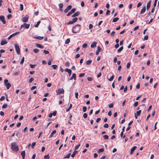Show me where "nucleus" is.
Listing matches in <instances>:
<instances>
[{"label": "nucleus", "instance_id": "obj_1", "mask_svg": "<svg viewBox=\"0 0 159 159\" xmlns=\"http://www.w3.org/2000/svg\"><path fill=\"white\" fill-rule=\"evenodd\" d=\"M81 26L80 25L77 24L75 26L73 27L72 28V31L73 33L74 34H76L79 32L80 30Z\"/></svg>", "mask_w": 159, "mask_h": 159}, {"label": "nucleus", "instance_id": "obj_2", "mask_svg": "<svg viewBox=\"0 0 159 159\" xmlns=\"http://www.w3.org/2000/svg\"><path fill=\"white\" fill-rule=\"evenodd\" d=\"M11 149L13 151H15L16 152L18 151L19 149L16 142H13L11 143Z\"/></svg>", "mask_w": 159, "mask_h": 159}, {"label": "nucleus", "instance_id": "obj_3", "mask_svg": "<svg viewBox=\"0 0 159 159\" xmlns=\"http://www.w3.org/2000/svg\"><path fill=\"white\" fill-rule=\"evenodd\" d=\"M15 47L17 53L18 54H20V51L19 45L16 43L15 44Z\"/></svg>", "mask_w": 159, "mask_h": 159}, {"label": "nucleus", "instance_id": "obj_4", "mask_svg": "<svg viewBox=\"0 0 159 159\" xmlns=\"http://www.w3.org/2000/svg\"><path fill=\"white\" fill-rule=\"evenodd\" d=\"M30 26V24H27L26 23H24L23 24L21 25L20 28H21L22 27H24L26 29H28L29 28Z\"/></svg>", "mask_w": 159, "mask_h": 159}, {"label": "nucleus", "instance_id": "obj_5", "mask_svg": "<svg viewBox=\"0 0 159 159\" xmlns=\"http://www.w3.org/2000/svg\"><path fill=\"white\" fill-rule=\"evenodd\" d=\"M56 92L57 93V94L58 95L60 94L64 93V91L63 89H58L57 90H56Z\"/></svg>", "mask_w": 159, "mask_h": 159}, {"label": "nucleus", "instance_id": "obj_6", "mask_svg": "<svg viewBox=\"0 0 159 159\" xmlns=\"http://www.w3.org/2000/svg\"><path fill=\"white\" fill-rule=\"evenodd\" d=\"M29 17L27 15L23 17L22 19V21L24 22H27L28 20Z\"/></svg>", "mask_w": 159, "mask_h": 159}, {"label": "nucleus", "instance_id": "obj_7", "mask_svg": "<svg viewBox=\"0 0 159 159\" xmlns=\"http://www.w3.org/2000/svg\"><path fill=\"white\" fill-rule=\"evenodd\" d=\"M0 20L2 21L3 24L6 23V20H5V17L4 16H0Z\"/></svg>", "mask_w": 159, "mask_h": 159}, {"label": "nucleus", "instance_id": "obj_8", "mask_svg": "<svg viewBox=\"0 0 159 159\" xmlns=\"http://www.w3.org/2000/svg\"><path fill=\"white\" fill-rule=\"evenodd\" d=\"M72 7V6L71 5H69L67 6L66 9H65L64 11V12L65 13H67L69 10L71 9Z\"/></svg>", "mask_w": 159, "mask_h": 159}, {"label": "nucleus", "instance_id": "obj_9", "mask_svg": "<svg viewBox=\"0 0 159 159\" xmlns=\"http://www.w3.org/2000/svg\"><path fill=\"white\" fill-rule=\"evenodd\" d=\"M56 113H57V112H56V111H53L52 113H50L49 114V115H48V117L49 118H51L52 117V115H53L54 116H56Z\"/></svg>", "mask_w": 159, "mask_h": 159}, {"label": "nucleus", "instance_id": "obj_10", "mask_svg": "<svg viewBox=\"0 0 159 159\" xmlns=\"http://www.w3.org/2000/svg\"><path fill=\"white\" fill-rule=\"evenodd\" d=\"M65 70L68 73L69 76H70L72 73V71L70 69L66 68Z\"/></svg>", "mask_w": 159, "mask_h": 159}, {"label": "nucleus", "instance_id": "obj_11", "mask_svg": "<svg viewBox=\"0 0 159 159\" xmlns=\"http://www.w3.org/2000/svg\"><path fill=\"white\" fill-rule=\"evenodd\" d=\"M76 78V74L75 73H73L72 75V76L70 77L69 80H72L74 79L75 80Z\"/></svg>", "mask_w": 159, "mask_h": 159}, {"label": "nucleus", "instance_id": "obj_12", "mask_svg": "<svg viewBox=\"0 0 159 159\" xmlns=\"http://www.w3.org/2000/svg\"><path fill=\"white\" fill-rule=\"evenodd\" d=\"M21 155L22 156L23 159H25V151H23L21 152Z\"/></svg>", "mask_w": 159, "mask_h": 159}, {"label": "nucleus", "instance_id": "obj_13", "mask_svg": "<svg viewBox=\"0 0 159 159\" xmlns=\"http://www.w3.org/2000/svg\"><path fill=\"white\" fill-rule=\"evenodd\" d=\"M137 148V147L136 146H134L131 149L130 154H132L133 152Z\"/></svg>", "mask_w": 159, "mask_h": 159}, {"label": "nucleus", "instance_id": "obj_14", "mask_svg": "<svg viewBox=\"0 0 159 159\" xmlns=\"http://www.w3.org/2000/svg\"><path fill=\"white\" fill-rule=\"evenodd\" d=\"M80 12L79 11H77L74 13L72 16V17H75L78 16L80 14Z\"/></svg>", "mask_w": 159, "mask_h": 159}, {"label": "nucleus", "instance_id": "obj_15", "mask_svg": "<svg viewBox=\"0 0 159 159\" xmlns=\"http://www.w3.org/2000/svg\"><path fill=\"white\" fill-rule=\"evenodd\" d=\"M101 49V48L99 46L98 47L97 49L96 52V54L97 55H98V54L99 52L100 51Z\"/></svg>", "mask_w": 159, "mask_h": 159}, {"label": "nucleus", "instance_id": "obj_16", "mask_svg": "<svg viewBox=\"0 0 159 159\" xmlns=\"http://www.w3.org/2000/svg\"><path fill=\"white\" fill-rule=\"evenodd\" d=\"M97 44V42H93L91 44V48H93L96 46V44Z\"/></svg>", "mask_w": 159, "mask_h": 159}, {"label": "nucleus", "instance_id": "obj_17", "mask_svg": "<svg viewBox=\"0 0 159 159\" xmlns=\"http://www.w3.org/2000/svg\"><path fill=\"white\" fill-rule=\"evenodd\" d=\"M7 42L5 40H2L1 42V45H3L7 43Z\"/></svg>", "mask_w": 159, "mask_h": 159}, {"label": "nucleus", "instance_id": "obj_18", "mask_svg": "<svg viewBox=\"0 0 159 159\" xmlns=\"http://www.w3.org/2000/svg\"><path fill=\"white\" fill-rule=\"evenodd\" d=\"M146 11V6H145L141 10L140 12V14H142L143 13Z\"/></svg>", "mask_w": 159, "mask_h": 159}, {"label": "nucleus", "instance_id": "obj_19", "mask_svg": "<svg viewBox=\"0 0 159 159\" xmlns=\"http://www.w3.org/2000/svg\"><path fill=\"white\" fill-rule=\"evenodd\" d=\"M6 86V88L7 89H9L11 87V85L9 83H7V84H5Z\"/></svg>", "mask_w": 159, "mask_h": 159}, {"label": "nucleus", "instance_id": "obj_20", "mask_svg": "<svg viewBox=\"0 0 159 159\" xmlns=\"http://www.w3.org/2000/svg\"><path fill=\"white\" fill-rule=\"evenodd\" d=\"M56 133V130H53L52 133H51L50 135L49 136V138H51L53 136V135L54 134H55Z\"/></svg>", "mask_w": 159, "mask_h": 159}, {"label": "nucleus", "instance_id": "obj_21", "mask_svg": "<svg viewBox=\"0 0 159 159\" xmlns=\"http://www.w3.org/2000/svg\"><path fill=\"white\" fill-rule=\"evenodd\" d=\"M36 46L39 48H44V46L41 45L39 43H37L36 44Z\"/></svg>", "mask_w": 159, "mask_h": 159}, {"label": "nucleus", "instance_id": "obj_22", "mask_svg": "<svg viewBox=\"0 0 159 159\" xmlns=\"http://www.w3.org/2000/svg\"><path fill=\"white\" fill-rule=\"evenodd\" d=\"M78 152V151H76V150H75L74 151V152L73 153V154H72L71 155V157H74L75 156V155Z\"/></svg>", "mask_w": 159, "mask_h": 159}, {"label": "nucleus", "instance_id": "obj_23", "mask_svg": "<svg viewBox=\"0 0 159 159\" xmlns=\"http://www.w3.org/2000/svg\"><path fill=\"white\" fill-rule=\"evenodd\" d=\"M34 38L36 39L41 40L43 39V37L42 36H37L34 37Z\"/></svg>", "mask_w": 159, "mask_h": 159}, {"label": "nucleus", "instance_id": "obj_24", "mask_svg": "<svg viewBox=\"0 0 159 159\" xmlns=\"http://www.w3.org/2000/svg\"><path fill=\"white\" fill-rule=\"evenodd\" d=\"M123 49V46H122L120 47L117 50V52L118 53L120 52H121Z\"/></svg>", "mask_w": 159, "mask_h": 159}, {"label": "nucleus", "instance_id": "obj_25", "mask_svg": "<svg viewBox=\"0 0 159 159\" xmlns=\"http://www.w3.org/2000/svg\"><path fill=\"white\" fill-rule=\"evenodd\" d=\"M92 61L91 60H89L88 61H86V64L87 65H89L90 64L91 62Z\"/></svg>", "mask_w": 159, "mask_h": 159}, {"label": "nucleus", "instance_id": "obj_26", "mask_svg": "<svg viewBox=\"0 0 159 159\" xmlns=\"http://www.w3.org/2000/svg\"><path fill=\"white\" fill-rule=\"evenodd\" d=\"M119 20V18L118 17H116L114 18L112 20L113 22H115Z\"/></svg>", "mask_w": 159, "mask_h": 159}, {"label": "nucleus", "instance_id": "obj_27", "mask_svg": "<svg viewBox=\"0 0 159 159\" xmlns=\"http://www.w3.org/2000/svg\"><path fill=\"white\" fill-rule=\"evenodd\" d=\"M70 153H69L64 157V158H69L70 157Z\"/></svg>", "mask_w": 159, "mask_h": 159}, {"label": "nucleus", "instance_id": "obj_28", "mask_svg": "<svg viewBox=\"0 0 159 159\" xmlns=\"http://www.w3.org/2000/svg\"><path fill=\"white\" fill-rule=\"evenodd\" d=\"M24 59H25L24 57H23L22 58L21 61L20 62V64L22 65L23 64V63L24 61Z\"/></svg>", "mask_w": 159, "mask_h": 159}, {"label": "nucleus", "instance_id": "obj_29", "mask_svg": "<svg viewBox=\"0 0 159 159\" xmlns=\"http://www.w3.org/2000/svg\"><path fill=\"white\" fill-rule=\"evenodd\" d=\"M151 1H149L147 3V7H150L151 6Z\"/></svg>", "mask_w": 159, "mask_h": 159}, {"label": "nucleus", "instance_id": "obj_30", "mask_svg": "<svg viewBox=\"0 0 159 159\" xmlns=\"http://www.w3.org/2000/svg\"><path fill=\"white\" fill-rule=\"evenodd\" d=\"M52 67L55 70L57 68V65H53L52 66Z\"/></svg>", "mask_w": 159, "mask_h": 159}, {"label": "nucleus", "instance_id": "obj_31", "mask_svg": "<svg viewBox=\"0 0 159 159\" xmlns=\"http://www.w3.org/2000/svg\"><path fill=\"white\" fill-rule=\"evenodd\" d=\"M103 138L104 139H107L109 138L108 136L107 135H105L103 136Z\"/></svg>", "mask_w": 159, "mask_h": 159}, {"label": "nucleus", "instance_id": "obj_32", "mask_svg": "<svg viewBox=\"0 0 159 159\" xmlns=\"http://www.w3.org/2000/svg\"><path fill=\"white\" fill-rule=\"evenodd\" d=\"M70 42V39L69 38L67 39L65 41V44H67L69 43Z\"/></svg>", "mask_w": 159, "mask_h": 159}, {"label": "nucleus", "instance_id": "obj_33", "mask_svg": "<svg viewBox=\"0 0 159 159\" xmlns=\"http://www.w3.org/2000/svg\"><path fill=\"white\" fill-rule=\"evenodd\" d=\"M104 149L103 148H101L100 149H99L98 151V153H99L101 152H102L104 151Z\"/></svg>", "mask_w": 159, "mask_h": 159}, {"label": "nucleus", "instance_id": "obj_34", "mask_svg": "<svg viewBox=\"0 0 159 159\" xmlns=\"http://www.w3.org/2000/svg\"><path fill=\"white\" fill-rule=\"evenodd\" d=\"M33 51L34 52L37 53L39 52V50L38 49H34L33 50Z\"/></svg>", "mask_w": 159, "mask_h": 159}, {"label": "nucleus", "instance_id": "obj_35", "mask_svg": "<svg viewBox=\"0 0 159 159\" xmlns=\"http://www.w3.org/2000/svg\"><path fill=\"white\" fill-rule=\"evenodd\" d=\"M40 22H41L40 21H38L37 24L34 25V26L36 27H38Z\"/></svg>", "mask_w": 159, "mask_h": 159}, {"label": "nucleus", "instance_id": "obj_36", "mask_svg": "<svg viewBox=\"0 0 159 159\" xmlns=\"http://www.w3.org/2000/svg\"><path fill=\"white\" fill-rule=\"evenodd\" d=\"M77 20L78 18L77 17H75L73 19L72 21L74 23H75L77 21Z\"/></svg>", "mask_w": 159, "mask_h": 159}, {"label": "nucleus", "instance_id": "obj_37", "mask_svg": "<svg viewBox=\"0 0 159 159\" xmlns=\"http://www.w3.org/2000/svg\"><path fill=\"white\" fill-rule=\"evenodd\" d=\"M36 144V142H33V143L31 145V147L32 148H33L34 147V146Z\"/></svg>", "mask_w": 159, "mask_h": 159}, {"label": "nucleus", "instance_id": "obj_38", "mask_svg": "<svg viewBox=\"0 0 159 159\" xmlns=\"http://www.w3.org/2000/svg\"><path fill=\"white\" fill-rule=\"evenodd\" d=\"M87 110V107L85 106H83V111L84 112H85Z\"/></svg>", "mask_w": 159, "mask_h": 159}, {"label": "nucleus", "instance_id": "obj_39", "mask_svg": "<svg viewBox=\"0 0 159 159\" xmlns=\"http://www.w3.org/2000/svg\"><path fill=\"white\" fill-rule=\"evenodd\" d=\"M80 146V143H79L78 144V145H76L75 147V150H76L78 148H79V147Z\"/></svg>", "mask_w": 159, "mask_h": 159}, {"label": "nucleus", "instance_id": "obj_40", "mask_svg": "<svg viewBox=\"0 0 159 159\" xmlns=\"http://www.w3.org/2000/svg\"><path fill=\"white\" fill-rule=\"evenodd\" d=\"M141 110L137 111L136 112V115L138 116H139L141 113Z\"/></svg>", "mask_w": 159, "mask_h": 159}, {"label": "nucleus", "instance_id": "obj_41", "mask_svg": "<svg viewBox=\"0 0 159 159\" xmlns=\"http://www.w3.org/2000/svg\"><path fill=\"white\" fill-rule=\"evenodd\" d=\"M20 10L21 11H22L23 10V6L22 4H20Z\"/></svg>", "mask_w": 159, "mask_h": 159}, {"label": "nucleus", "instance_id": "obj_42", "mask_svg": "<svg viewBox=\"0 0 159 159\" xmlns=\"http://www.w3.org/2000/svg\"><path fill=\"white\" fill-rule=\"evenodd\" d=\"M114 77V75H112L111 77L110 78L108 79V80L109 81H112L113 80Z\"/></svg>", "mask_w": 159, "mask_h": 159}, {"label": "nucleus", "instance_id": "obj_43", "mask_svg": "<svg viewBox=\"0 0 159 159\" xmlns=\"http://www.w3.org/2000/svg\"><path fill=\"white\" fill-rule=\"evenodd\" d=\"M74 23L71 20V21H68V22H67V24L68 25H69L73 24Z\"/></svg>", "mask_w": 159, "mask_h": 159}, {"label": "nucleus", "instance_id": "obj_44", "mask_svg": "<svg viewBox=\"0 0 159 159\" xmlns=\"http://www.w3.org/2000/svg\"><path fill=\"white\" fill-rule=\"evenodd\" d=\"M63 6V5L62 3H60L59 5V6L60 8L61 9L62 8Z\"/></svg>", "mask_w": 159, "mask_h": 159}, {"label": "nucleus", "instance_id": "obj_45", "mask_svg": "<svg viewBox=\"0 0 159 159\" xmlns=\"http://www.w3.org/2000/svg\"><path fill=\"white\" fill-rule=\"evenodd\" d=\"M70 65L69 62L68 61H67L65 63V66L66 67H69Z\"/></svg>", "mask_w": 159, "mask_h": 159}, {"label": "nucleus", "instance_id": "obj_46", "mask_svg": "<svg viewBox=\"0 0 159 159\" xmlns=\"http://www.w3.org/2000/svg\"><path fill=\"white\" fill-rule=\"evenodd\" d=\"M148 39V35L144 36V40H147Z\"/></svg>", "mask_w": 159, "mask_h": 159}, {"label": "nucleus", "instance_id": "obj_47", "mask_svg": "<svg viewBox=\"0 0 159 159\" xmlns=\"http://www.w3.org/2000/svg\"><path fill=\"white\" fill-rule=\"evenodd\" d=\"M36 66V64H34V65L31 64L30 65V67H31V68H34Z\"/></svg>", "mask_w": 159, "mask_h": 159}, {"label": "nucleus", "instance_id": "obj_48", "mask_svg": "<svg viewBox=\"0 0 159 159\" xmlns=\"http://www.w3.org/2000/svg\"><path fill=\"white\" fill-rule=\"evenodd\" d=\"M87 79L89 81H92L93 80V78L91 77H88Z\"/></svg>", "mask_w": 159, "mask_h": 159}, {"label": "nucleus", "instance_id": "obj_49", "mask_svg": "<svg viewBox=\"0 0 159 159\" xmlns=\"http://www.w3.org/2000/svg\"><path fill=\"white\" fill-rule=\"evenodd\" d=\"M43 52H44V54H48L49 53V51H48L47 50H43Z\"/></svg>", "mask_w": 159, "mask_h": 159}, {"label": "nucleus", "instance_id": "obj_50", "mask_svg": "<svg viewBox=\"0 0 159 159\" xmlns=\"http://www.w3.org/2000/svg\"><path fill=\"white\" fill-rule=\"evenodd\" d=\"M5 98L4 96H2L0 98V101H2L5 99Z\"/></svg>", "mask_w": 159, "mask_h": 159}, {"label": "nucleus", "instance_id": "obj_51", "mask_svg": "<svg viewBox=\"0 0 159 159\" xmlns=\"http://www.w3.org/2000/svg\"><path fill=\"white\" fill-rule=\"evenodd\" d=\"M85 75L84 73H80L79 75V76L80 77L84 76Z\"/></svg>", "mask_w": 159, "mask_h": 159}, {"label": "nucleus", "instance_id": "obj_52", "mask_svg": "<svg viewBox=\"0 0 159 159\" xmlns=\"http://www.w3.org/2000/svg\"><path fill=\"white\" fill-rule=\"evenodd\" d=\"M44 158L45 159H49V156L48 155L45 156L44 157Z\"/></svg>", "mask_w": 159, "mask_h": 159}, {"label": "nucleus", "instance_id": "obj_53", "mask_svg": "<svg viewBox=\"0 0 159 159\" xmlns=\"http://www.w3.org/2000/svg\"><path fill=\"white\" fill-rule=\"evenodd\" d=\"M76 11V9L75 8L72 9L70 11L73 13H74Z\"/></svg>", "mask_w": 159, "mask_h": 159}, {"label": "nucleus", "instance_id": "obj_54", "mask_svg": "<svg viewBox=\"0 0 159 159\" xmlns=\"http://www.w3.org/2000/svg\"><path fill=\"white\" fill-rule=\"evenodd\" d=\"M130 62H128L127 64V66H126L127 68H129L130 66Z\"/></svg>", "mask_w": 159, "mask_h": 159}, {"label": "nucleus", "instance_id": "obj_55", "mask_svg": "<svg viewBox=\"0 0 159 159\" xmlns=\"http://www.w3.org/2000/svg\"><path fill=\"white\" fill-rule=\"evenodd\" d=\"M34 80V79L33 78H31L29 80V82L30 83H31L32 81Z\"/></svg>", "mask_w": 159, "mask_h": 159}, {"label": "nucleus", "instance_id": "obj_56", "mask_svg": "<svg viewBox=\"0 0 159 159\" xmlns=\"http://www.w3.org/2000/svg\"><path fill=\"white\" fill-rule=\"evenodd\" d=\"M87 117V114L86 113H84L83 114V117L84 118H86Z\"/></svg>", "mask_w": 159, "mask_h": 159}, {"label": "nucleus", "instance_id": "obj_57", "mask_svg": "<svg viewBox=\"0 0 159 159\" xmlns=\"http://www.w3.org/2000/svg\"><path fill=\"white\" fill-rule=\"evenodd\" d=\"M109 125L107 124H105L104 125V127L105 128H107L108 127Z\"/></svg>", "mask_w": 159, "mask_h": 159}, {"label": "nucleus", "instance_id": "obj_58", "mask_svg": "<svg viewBox=\"0 0 159 159\" xmlns=\"http://www.w3.org/2000/svg\"><path fill=\"white\" fill-rule=\"evenodd\" d=\"M11 16H12L10 14L8 15L7 16V18L8 19H10L11 18Z\"/></svg>", "mask_w": 159, "mask_h": 159}, {"label": "nucleus", "instance_id": "obj_59", "mask_svg": "<svg viewBox=\"0 0 159 159\" xmlns=\"http://www.w3.org/2000/svg\"><path fill=\"white\" fill-rule=\"evenodd\" d=\"M7 104H4L2 106V108H5L7 107Z\"/></svg>", "mask_w": 159, "mask_h": 159}, {"label": "nucleus", "instance_id": "obj_60", "mask_svg": "<svg viewBox=\"0 0 159 159\" xmlns=\"http://www.w3.org/2000/svg\"><path fill=\"white\" fill-rule=\"evenodd\" d=\"M142 5V3L141 2H139L138 3L137 5V7H139L140 6Z\"/></svg>", "mask_w": 159, "mask_h": 159}, {"label": "nucleus", "instance_id": "obj_61", "mask_svg": "<svg viewBox=\"0 0 159 159\" xmlns=\"http://www.w3.org/2000/svg\"><path fill=\"white\" fill-rule=\"evenodd\" d=\"M75 97L76 99L78 98V93H75Z\"/></svg>", "mask_w": 159, "mask_h": 159}, {"label": "nucleus", "instance_id": "obj_62", "mask_svg": "<svg viewBox=\"0 0 159 159\" xmlns=\"http://www.w3.org/2000/svg\"><path fill=\"white\" fill-rule=\"evenodd\" d=\"M113 107V104L112 103H111L109 105V108H112Z\"/></svg>", "mask_w": 159, "mask_h": 159}, {"label": "nucleus", "instance_id": "obj_63", "mask_svg": "<svg viewBox=\"0 0 159 159\" xmlns=\"http://www.w3.org/2000/svg\"><path fill=\"white\" fill-rule=\"evenodd\" d=\"M110 11L109 10H107V12H106V15H108L109 13H110Z\"/></svg>", "mask_w": 159, "mask_h": 159}, {"label": "nucleus", "instance_id": "obj_64", "mask_svg": "<svg viewBox=\"0 0 159 159\" xmlns=\"http://www.w3.org/2000/svg\"><path fill=\"white\" fill-rule=\"evenodd\" d=\"M138 102H136L134 103V107H136L138 105Z\"/></svg>", "mask_w": 159, "mask_h": 159}]
</instances>
